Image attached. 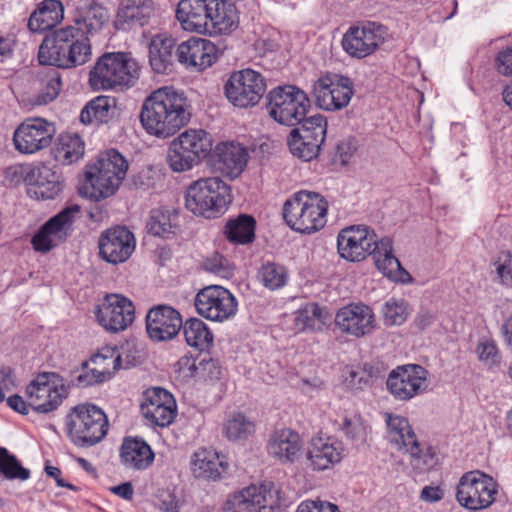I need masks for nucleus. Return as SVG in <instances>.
Returning a JSON list of instances; mask_svg holds the SVG:
<instances>
[{
	"label": "nucleus",
	"instance_id": "f257e3e1",
	"mask_svg": "<svg viewBox=\"0 0 512 512\" xmlns=\"http://www.w3.org/2000/svg\"><path fill=\"white\" fill-rule=\"evenodd\" d=\"M190 105L183 92L162 87L152 92L143 102L140 122L144 130L157 138H168L188 124Z\"/></svg>",
	"mask_w": 512,
	"mask_h": 512
},
{
	"label": "nucleus",
	"instance_id": "f03ea898",
	"mask_svg": "<svg viewBox=\"0 0 512 512\" xmlns=\"http://www.w3.org/2000/svg\"><path fill=\"white\" fill-rule=\"evenodd\" d=\"M176 19L183 30L212 37L230 34L239 26L236 5L228 0H180Z\"/></svg>",
	"mask_w": 512,
	"mask_h": 512
},
{
	"label": "nucleus",
	"instance_id": "7ed1b4c3",
	"mask_svg": "<svg viewBox=\"0 0 512 512\" xmlns=\"http://www.w3.org/2000/svg\"><path fill=\"white\" fill-rule=\"evenodd\" d=\"M79 30L67 25L46 35L39 47L40 64L69 69L87 63L92 55L91 44Z\"/></svg>",
	"mask_w": 512,
	"mask_h": 512
},
{
	"label": "nucleus",
	"instance_id": "20e7f679",
	"mask_svg": "<svg viewBox=\"0 0 512 512\" xmlns=\"http://www.w3.org/2000/svg\"><path fill=\"white\" fill-rule=\"evenodd\" d=\"M127 170L126 159L117 150L110 149L95 163L86 166L85 184L80 192L96 201L108 198L118 190Z\"/></svg>",
	"mask_w": 512,
	"mask_h": 512
},
{
	"label": "nucleus",
	"instance_id": "39448f33",
	"mask_svg": "<svg viewBox=\"0 0 512 512\" xmlns=\"http://www.w3.org/2000/svg\"><path fill=\"white\" fill-rule=\"evenodd\" d=\"M328 203L319 193L302 190L283 205V218L294 231L311 234L326 224Z\"/></svg>",
	"mask_w": 512,
	"mask_h": 512
},
{
	"label": "nucleus",
	"instance_id": "423d86ee",
	"mask_svg": "<svg viewBox=\"0 0 512 512\" xmlns=\"http://www.w3.org/2000/svg\"><path fill=\"white\" fill-rule=\"evenodd\" d=\"M231 202L230 186L218 177L198 179L189 185L185 196L186 208L207 219L224 214Z\"/></svg>",
	"mask_w": 512,
	"mask_h": 512
},
{
	"label": "nucleus",
	"instance_id": "0eeeda50",
	"mask_svg": "<svg viewBox=\"0 0 512 512\" xmlns=\"http://www.w3.org/2000/svg\"><path fill=\"white\" fill-rule=\"evenodd\" d=\"M140 67L128 53H105L89 73L93 89L107 90L133 86L139 78Z\"/></svg>",
	"mask_w": 512,
	"mask_h": 512
},
{
	"label": "nucleus",
	"instance_id": "6e6552de",
	"mask_svg": "<svg viewBox=\"0 0 512 512\" xmlns=\"http://www.w3.org/2000/svg\"><path fill=\"white\" fill-rule=\"evenodd\" d=\"M108 419L104 411L94 404H79L66 416V430L71 442L81 448L101 442L108 432Z\"/></svg>",
	"mask_w": 512,
	"mask_h": 512
},
{
	"label": "nucleus",
	"instance_id": "1a4fd4ad",
	"mask_svg": "<svg viewBox=\"0 0 512 512\" xmlns=\"http://www.w3.org/2000/svg\"><path fill=\"white\" fill-rule=\"evenodd\" d=\"M267 99L269 115L282 125L295 126L302 123L310 108L307 94L294 85H283L272 89Z\"/></svg>",
	"mask_w": 512,
	"mask_h": 512
},
{
	"label": "nucleus",
	"instance_id": "9d476101",
	"mask_svg": "<svg viewBox=\"0 0 512 512\" xmlns=\"http://www.w3.org/2000/svg\"><path fill=\"white\" fill-rule=\"evenodd\" d=\"M498 493L494 479L479 470L463 474L457 485L456 499L458 503L471 511L490 507Z\"/></svg>",
	"mask_w": 512,
	"mask_h": 512
},
{
	"label": "nucleus",
	"instance_id": "9b49d317",
	"mask_svg": "<svg viewBox=\"0 0 512 512\" xmlns=\"http://www.w3.org/2000/svg\"><path fill=\"white\" fill-rule=\"evenodd\" d=\"M326 133L327 120L323 115L306 118L289 133L287 144L290 152L299 159L311 161L319 155Z\"/></svg>",
	"mask_w": 512,
	"mask_h": 512
},
{
	"label": "nucleus",
	"instance_id": "f8f14e48",
	"mask_svg": "<svg viewBox=\"0 0 512 512\" xmlns=\"http://www.w3.org/2000/svg\"><path fill=\"white\" fill-rule=\"evenodd\" d=\"M283 498L272 482L250 486L235 493L225 503L226 512H274L280 509Z\"/></svg>",
	"mask_w": 512,
	"mask_h": 512
},
{
	"label": "nucleus",
	"instance_id": "ddd939ff",
	"mask_svg": "<svg viewBox=\"0 0 512 512\" xmlns=\"http://www.w3.org/2000/svg\"><path fill=\"white\" fill-rule=\"evenodd\" d=\"M227 99L240 108L255 106L266 91L265 78L257 71L243 69L233 72L224 86Z\"/></svg>",
	"mask_w": 512,
	"mask_h": 512
},
{
	"label": "nucleus",
	"instance_id": "4468645a",
	"mask_svg": "<svg viewBox=\"0 0 512 512\" xmlns=\"http://www.w3.org/2000/svg\"><path fill=\"white\" fill-rule=\"evenodd\" d=\"M28 405L39 413H49L61 404L68 395L67 387L59 375L44 372L37 375L26 388Z\"/></svg>",
	"mask_w": 512,
	"mask_h": 512
},
{
	"label": "nucleus",
	"instance_id": "2eb2a0df",
	"mask_svg": "<svg viewBox=\"0 0 512 512\" xmlns=\"http://www.w3.org/2000/svg\"><path fill=\"white\" fill-rule=\"evenodd\" d=\"M429 372L417 364L397 366L387 378L389 393L398 401H409L429 388Z\"/></svg>",
	"mask_w": 512,
	"mask_h": 512
},
{
	"label": "nucleus",
	"instance_id": "dca6fc26",
	"mask_svg": "<svg viewBox=\"0 0 512 512\" xmlns=\"http://www.w3.org/2000/svg\"><path fill=\"white\" fill-rule=\"evenodd\" d=\"M194 306L205 319L223 322L237 311V300L226 288L210 285L201 289L195 296Z\"/></svg>",
	"mask_w": 512,
	"mask_h": 512
},
{
	"label": "nucleus",
	"instance_id": "f3484780",
	"mask_svg": "<svg viewBox=\"0 0 512 512\" xmlns=\"http://www.w3.org/2000/svg\"><path fill=\"white\" fill-rule=\"evenodd\" d=\"M354 94L352 81L342 75L327 74L320 77L313 86V95L318 107L326 111L345 108Z\"/></svg>",
	"mask_w": 512,
	"mask_h": 512
},
{
	"label": "nucleus",
	"instance_id": "a211bd4d",
	"mask_svg": "<svg viewBox=\"0 0 512 512\" xmlns=\"http://www.w3.org/2000/svg\"><path fill=\"white\" fill-rule=\"evenodd\" d=\"M55 134L52 122L44 118H28L15 129L13 143L21 154H34L49 147Z\"/></svg>",
	"mask_w": 512,
	"mask_h": 512
},
{
	"label": "nucleus",
	"instance_id": "6ab92c4d",
	"mask_svg": "<svg viewBox=\"0 0 512 512\" xmlns=\"http://www.w3.org/2000/svg\"><path fill=\"white\" fill-rule=\"evenodd\" d=\"M386 28L375 22L350 27L342 38V47L351 57L362 59L373 54L385 41Z\"/></svg>",
	"mask_w": 512,
	"mask_h": 512
},
{
	"label": "nucleus",
	"instance_id": "aec40b11",
	"mask_svg": "<svg viewBox=\"0 0 512 512\" xmlns=\"http://www.w3.org/2000/svg\"><path fill=\"white\" fill-rule=\"evenodd\" d=\"M95 315L98 323L106 330L117 333L126 330L135 319V307L131 300L109 294L97 305Z\"/></svg>",
	"mask_w": 512,
	"mask_h": 512
},
{
	"label": "nucleus",
	"instance_id": "412c9836",
	"mask_svg": "<svg viewBox=\"0 0 512 512\" xmlns=\"http://www.w3.org/2000/svg\"><path fill=\"white\" fill-rule=\"evenodd\" d=\"M379 240L377 234L368 227L350 226L339 233L337 248L342 258L356 262L371 255Z\"/></svg>",
	"mask_w": 512,
	"mask_h": 512
},
{
	"label": "nucleus",
	"instance_id": "4be33fe9",
	"mask_svg": "<svg viewBox=\"0 0 512 512\" xmlns=\"http://www.w3.org/2000/svg\"><path fill=\"white\" fill-rule=\"evenodd\" d=\"M334 324L342 334L362 338L374 331L376 320L368 305L351 303L336 312Z\"/></svg>",
	"mask_w": 512,
	"mask_h": 512
},
{
	"label": "nucleus",
	"instance_id": "5701e85b",
	"mask_svg": "<svg viewBox=\"0 0 512 512\" xmlns=\"http://www.w3.org/2000/svg\"><path fill=\"white\" fill-rule=\"evenodd\" d=\"M100 257L111 264L126 262L136 247L134 234L124 226L103 231L98 241Z\"/></svg>",
	"mask_w": 512,
	"mask_h": 512
},
{
	"label": "nucleus",
	"instance_id": "b1692460",
	"mask_svg": "<svg viewBox=\"0 0 512 512\" xmlns=\"http://www.w3.org/2000/svg\"><path fill=\"white\" fill-rule=\"evenodd\" d=\"M141 412L152 424L166 427L176 417V401L173 395L164 388L152 387L144 393Z\"/></svg>",
	"mask_w": 512,
	"mask_h": 512
},
{
	"label": "nucleus",
	"instance_id": "393cba45",
	"mask_svg": "<svg viewBox=\"0 0 512 512\" xmlns=\"http://www.w3.org/2000/svg\"><path fill=\"white\" fill-rule=\"evenodd\" d=\"M182 327L180 313L171 306L157 305L146 315V331L155 342L169 341L177 336Z\"/></svg>",
	"mask_w": 512,
	"mask_h": 512
},
{
	"label": "nucleus",
	"instance_id": "a878e982",
	"mask_svg": "<svg viewBox=\"0 0 512 512\" xmlns=\"http://www.w3.org/2000/svg\"><path fill=\"white\" fill-rule=\"evenodd\" d=\"M176 57L187 68L203 71L216 61L217 50L210 40L192 37L177 46Z\"/></svg>",
	"mask_w": 512,
	"mask_h": 512
},
{
	"label": "nucleus",
	"instance_id": "bb28decb",
	"mask_svg": "<svg viewBox=\"0 0 512 512\" xmlns=\"http://www.w3.org/2000/svg\"><path fill=\"white\" fill-rule=\"evenodd\" d=\"M155 15L152 0H122L114 20L117 30L129 31L144 27Z\"/></svg>",
	"mask_w": 512,
	"mask_h": 512
},
{
	"label": "nucleus",
	"instance_id": "cd10ccee",
	"mask_svg": "<svg viewBox=\"0 0 512 512\" xmlns=\"http://www.w3.org/2000/svg\"><path fill=\"white\" fill-rule=\"evenodd\" d=\"M212 157L216 168L223 175L234 179L244 171L249 154L239 143L222 142L215 147Z\"/></svg>",
	"mask_w": 512,
	"mask_h": 512
},
{
	"label": "nucleus",
	"instance_id": "c85d7f7f",
	"mask_svg": "<svg viewBox=\"0 0 512 512\" xmlns=\"http://www.w3.org/2000/svg\"><path fill=\"white\" fill-rule=\"evenodd\" d=\"M110 18L106 7L95 0L80 1L73 13V28H80L84 36L100 32Z\"/></svg>",
	"mask_w": 512,
	"mask_h": 512
},
{
	"label": "nucleus",
	"instance_id": "c756f323",
	"mask_svg": "<svg viewBox=\"0 0 512 512\" xmlns=\"http://www.w3.org/2000/svg\"><path fill=\"white\" fill-rule=\"evenodd\" d=\"M342 443L331 437H313L307 449V460L313 470L323 471L339 463L343 457Z\"/></svg>",
	"mask_w": 512,
	"mask_h": 512
},
{
	"label": "nucleus",
	"instance_id": "7c9ffc66",
	"mask_svg": "<svg viewBox=\"0 0 512 512\" xmlns=\"http://www.w3.org/2000/svg\"><path fill=\"white\" fill-rule=\"evenodd\" d=\"M371 255L378 270L388 278L401 283L412 282V276L402 267L400 261L393 254L392 240L389 237L380 238Z\"/></svg>",
	"mask_w": 512,
	"mask_h": 512
},
{
	"label": "nucleus",
	"instance_id": "2f4dec72",
	"mask_svg": "<svg viewBox=\"0 0 512 512\" xmlns=\"http://www.w3.org/2000/svg\"><path fill=\"white\" fill-rule=\"evenodd\" d=\"M301 448L300 435L288 428L272 433L267 444L268 454L282 463L294 462Z\"/></svg>",
	"mask_w": 512,
	"mask_h": 512
},
{
	"label": "nucleus",
	"instance_id": "473e14b6",
	"mask_svg": "<svg viewBox=\"0 0 512 512\" xmlns=\"http://www.w3.org/2000/svg\"><path fill=\"white\" fill-rule=\"evenodd\" d=\"M120 458L127 468L143 470L152 464L154 453L143 439L128 437L122 443Z\"/></svg>",
	"mask_w": 512,
	"mask_h": 512
},
{
	"label": "nucleus",
	"instance_id": "72a5a7b5",
	"mask_svg": "<svg viewBox=\"0 0 512 512\" xmlns=\"http://www.w3.org/2000/svg\"><path fill=\"white\" fill-rule=\"evenodd\" d=\"M388 437L399 449H405L410 455L419 451V442L408 420L402 416L387 414Z\"/></svg>",
	"mask_w": 512,
	"mask_h": 512
},
{
	"label": "nucleus",
	"instance_id": "f704fd0d",
	"mask_svg": "<svg viewBox=\"0 0 512 512\" xmlns=\"http://www.w3.org/2000/svg\"><path fill=\"white\" fill-rule=\"evenodd\" d=\"M226 466L219 454L212 449H198L191 459V470L196 478L205 480L219 479Z\"/></svg>",
	"mask_w": 512,
	"mask_h": 512
},
{
	"label": "nucleus",
	"instance_id": "c9c22d12",
	"mask_svg": "<svg viewBox=\"0 0 512 512\" xmlns=\"http://www.w3.org/2000/svg\"><path fill=\"white\" fill-rule=\"evenodd\" d=\"M32 84L35 90L32 103L38 106L46 105L59 95L62 85L61 75L53 68L39 71L34 76Z\"/></svg>",
	"mask_w": 512,
	"mask_h": 512
},
{
	"label": "nucleus",
	"instance_id": "e433bc0d",
	"mask_svg": "<svg viewBox=\"0 0 512 512\" xmlns=\"http://www.w3.org/2000/svg\"><path fill=\"white\" fill-rule=\"evenodd\" d=\"M175 40L170 36L156 35L149 46V62L156 73L165 74L173 65Z\"/></svg>",
	"mask_w": 512,
	"mask_h": 512
},
{
	"label": "nucleus",
	"instance_id": "4c0bfd02",
	"mask_svg": "<svg viewBox=\"0 0 512 512\" xmlns=\"http://www.w3.org/2000/svg\"><path fill=\"white\" fill-rule=\"evenodd\" d=\"M63 6L58 0H45L30 16L28 27L32 32L42 33L55 27L63 19Z\"/></svg>",
	"mask_w": 512,
	"mask_h": 512
},
{
	"label": "nucleus",
	"instance_id": "58836bf2",
	"mask_svg": "<svg viewBox=\"0 0 512 512\" xmlns=\"http://www.w3.org/2000/svg\"><path fill=\"white\" fill-rule=\"evenodd\" d=\"M85 144L81 137L73 133L60 134L52 149L54 159L63 164L71 165L84 155Z\"/></svg>",
	"mask_w": 512,
	"mask_h": 512
},
{
	"label": "nucleus",
	"instance_id": "ea45409f",
	"mask_svg": "<svg viewBox=\"0 0 512 512\" xmlns=\"http://www.w3.org/2000/svg\"><path fill=\"white\" fill-rule=\"evenodd\" d=\"M116 112V99L98 96L91 100L81 111L80 121L84 124H103L112 119Z\"/></svg>",
	"mask_w": 512,
	"mask_h": 512
},
{
	"label": "nucleus",
	"instance_id": "a19ab883",
	"mask_svg": "<svg viewBox=\"0 0 512 512\" xmlns=\"http://www.w3.org/2000/svg\"><path fill=\"white\" fill-rule=\"evenodd\" d=\"M180 148L184 147L189 153L200 162L212 150L210 135L202 129H189L174 139Z\"/></svg>",
	"mask_w": 512,
	"mask_h": 512
},
{
	"label": "nucleus",
	"instance_id": "79ce46f5",
	"mask_svg": "<svg viewBox=\"0 0 512 512\" xmlns=\"http://www.w3.org/2000/svg\"><path fill=\"white\" fill-rule=\"evenodd\" d=\"M255 219L247 214L238 215L227 221L224 234L227 239L235 244H248L255 237Z\"/></svg>",
	"mask_w": 512,
	"mask_h": 512
},
{
	"label": "nucleus",
	"instance_id": "37998d69",
	"mask_svg": "<svg viewBox=\"0 0 512 512\" xmlns=\"http://www.w3.org/2000/svg\"><path fill=\"white\" fill-rule=\"evenodd\" d=\"M183 334L186 343L200 351L210 347L213 342V334L208 326L198 318H189L182 322Z\"/></svg>",
	"mask_w": 512,
	"mask_h": 512
},
{
	"label": "nucleus",
	"instance_id": "c03bdc74",
	"mask_svg": "<svg viewBox=\"0 0 512 512\" xmlns=\"http://www.w3.org/2000/svg\"><path fill=\"white\" fill-rule=\"evenodd\" d=\"M327 313L317 303H307L295 313L294 324L299 331L320 329L326 321Z\"/></svg>",
	"mask_w": 512,
	"mask_h": 512
},
{
	"label": "nucleus",
	"instance_id": "a18cd8bd",
	"mask_svg": "<svg viewBox=\"0 0 512 512\" xmlns=\"http://www.w3.org/2000/svg\"><path fill=\"white\" fill-rule=\"evenodd\" d=\"M80 214L81 207L78 204H71L51 217L44 226L51 234L61 239L68 235L72 229L73 223L80 217Z\"/></svg>",
	"mask_w": 512,
	"mask_h": 512
},
{
	"label": "nucleus",
	"instance_id": "49530a36",
	"mask_svg": "<svg viewBox=\"0 0 512 512\" xmlns=\"http://www.w3.org/2000/svg\"><path fill=\"white\" fill-rule=\"evenodd\" d=\"M258 278L267 289L277 290L287 284L288 272L285 266L281 264L267 262L261 266Z\"/></svg>",
	"mask_w": 512,
	"mask_h": 512
},
{
	"label": "nucleus",
	"instance_id": "de8ad7c7",
	"mask_svg": "<svg viewBox=\"0 0 512 512\" xmlns=\"http://www.w3.org/2000/svg\"><path fill=\"white\" fill-rule=\"evenodd\" d=\"M0 474L9 480L25 481L30 478V471L4 447H0Z\"/></svg>",
	"mask_w": 512,
	"mask_h": 512
},
{
	"label": "nucleus",
	"instance_id": "09e8293b",
	"mask_svg": "<svg viewBox=\"0 0 512 512\" xmlns=\"http://www.w3.org/2000/svg\"><path fill=\"white\" fill-rule=\"evenodd\" d=\"M167 162L174 172L188 171L200 163L184 147L180 148V145L174 140L168 148Z\"/></svg>",
	"mask_w": 512,
	"mask_h": 512
},
{
	"label": "nucleus",
	"instance_id": "8fccbe9b",
	"mask_svg": "<svg viewBox=\"0 0 512 512\" xmlns=\"http://www.w3.org/2000/svg\"><path fill=\"white\" fill-rule=\"evenodd\" d=\"M255 424L242 413H235L224 425V433L230 440H241L251 436Z\"/></svg>",
	"mask_w": 512,
	"mask_h": 512
},
{
	"label": "nucleus",
	"instance_id": "3c124183",
	"mask_svg": "<svg viewBox=\"0 0 512 512\" xmlns=\"http://www.w3.org/2000/svg\"><path fill=\"white\" fill-rule=\"evenodd\" d=\"M384 324L386 326L402 325L408 318V304L403 299L391 298L382 307Z\"/></svg>",
	"mask_w": 512,
	"mask_h": 512
},
{
	"label": "nucleus",
	"instance_id": "603ef678",
	"mask_svg": "<svg viewBox=\"0 0 512 512\" xmlns=\"http://www.w3.org/2000/svg\"><path fill=\"white\" fill-rule=\"evenodd\" d=\"M162 181L160 170L152 166H145L130 177L132 187L142 191L155 189Z\"/></svg>",
	"mask_w": 512,
	"mask_h": 512
},
{
	"label": "nucleus",
	"instance_id": "864d4df0",
	"mask_svg": "<svg viewBox=\"0 0 512 512\" xmlns=\"http://www.w3.org/2000/svg\"><path fill=\"white\" fill-rule=\"evenodd\" d=\"M148 231L154 236L166 238L174 233V225L168 211L153 210L147 223Z\"/></svg>",
	"mask_w": 512,
	"mask_h": 512
},
{
	"label": "nucleus",
	"instance_id": "5fc2aeb1",
	"mask_svg": "<svg viewBox=\"0 0 512 512\" xmlns=\"http://www.w3.org/2000/svg\"><path fill=\"white\" fill-rule=\"evenodd\" d=\"M373 367L364 365L363 367L350 368L345 378L346 385L354 390H362L369 387L372 383Z\"/></svg>",
	"mask_w": 512,
	"mask_h": 512
},
{
	"label": "nucleus",
	"instance_id": "6e6d98bb",
	"mask_svg": "<svg viewBox=\"0 0 512 512\" xmlns=\"http://www.w3.org/2000/svg\"><path fill=\"white\" fill-rule=\"evenodd\" d=\"M57 172L52 167L46 164H39L32 167L25 175L24 181L29 186H34V190H39L40 186L48 182L50 179H55Z\"/></svg>",
	"mask_w": 512,
	"mask_h": 512
},
{
	"label": "nucleus",
	"instance_id": "4d7b16f0",
	"mask_svg": "<svg viewBox=\"0 0 512 512\" xmlns=\"http://www.w3.org/2000/svg\"><path fill=\"white\" fill-rule=\"evenodd\" d=\"M174 370L182 381L187 382L198 376V362L193 356L184 355L176 362Z\"/></svg>",
	"mask_w": 512,
	"mask_h": 512
},
{
	"label": "nucleus",
	"instance_id": "13d9d810",
	"mask_svg": "<svg viewBox=\"0 0 512 512\" xmlns=\"http://www.w3.org/2000/svg\"><path fill=\"white\" fill-rule=\"evenodd\" d=\"M495 67L499 74L512 80V46H507L497 53Z\"/></svg>",
	"mask_w": 512,
	"mask_h": 512
},
{
	"label": "nucleus",
	"instance_id": "bf43d9fd",
	"mask_svg": "<svg viewBox=\"0 0 512 512\" xmlns=\"http://www.w3.org/2000/svg\"><path fill=\"white\" fill-rule=\"evenodd\" d=\"M228 265V260L219 253H214L203 262V267L206 271L222 277H226L229 274Z\"/></svg>",
	"mask_w": 512,
	"mask_h": 512
},
{
	"label": "nucleus",
	"instance_id": "052dcab7",
	"mask_svg": "<svg viewBox=\"0 0 512 512\" xmlns=\"http://www.w3.org/2000/svg\"><path fill=\"white\" fill-rule=\"evenodd\" d=\"M496 270L501 283L512 288V252L504 253L499 257Z\"/></svg>",
	"mask_w": 512,
	"mask_h": 512
},
{
	"label": "nucleus",
	"instance_id": "680f3d73",
	"mask_svg": "<svg viewBox=\"0 0 512 512\" xmlns=\"http://www.w3.org/2000/svg\"><path fill=\"white\" fill-rule=\"evenodd\" d=\"M53 237L55 236L43 225L32 237L31 243L33 248L43 253L50 251L55 246Z\"/></svg>",
	"mask_w": 512,
	"mask_h": 512
},
{
	"label": "nucleus",
	"instance_id": "e2e57ef3",
	"mask_svg": "<svg viewBox=\"0 0 512 512\" xmlns=\"http://www.w3.org/2000/svg\"><path fill=\"white\" fill-rule=\"evenodd\" d=\"M479 359L487 365H494L499 362V353L497 346L492 341L481 342L477 346Z\"/></svg>",
	"mask_w": 512,
	"mask_h": 512
},
{
	"label": "nucleus",
	"instance_id": "0e129e2a",
	"mask_svg": "<svg viewBox=\"0 0 512 512\" xmlns=\"http://www.w3.org/2000/svg\"><path fill=\"white\" fill-rule=\"evenodd\" d=\"M296 512H340L338 506L322 500H306L299 504Z\"/></svg>",
	"mask_w": 512,
	"mask_h": 512
},
{
	"label": "nucleus",
	"instance_id": "69168bd1",
	"mask_svg": "<svg viewBox=\"0 0 512 512\" xmlns=\"http://www.w3.org/2000/svg\"><path fill=\"white\" fill-rule=\"evenodd\" d=\"M61 190L62 185L60 181V175L56 173L55 179H50L48 182L44 183L43 186H40L39 190H34V194L37 198L49 200L58 196Z\"/></svg>",
	"mask_w": 512,
	"mask_h": 512
},
{
	"label": "nucleus",
	"instance_id": "338daca9",
	"mask_svg": "<svg viewBox=\"0 0 512 512\" xmlns=\"http://www.w3.org/2000/svg\"><path fill=\"white\" fill-rule=\"evenodd\" d=\"M411 457L413 467L420 471H426L436 463L434 453L430 449L424 451L420 446L419 451L415 455H411Z\"/></svg>",
	"mask_w": 512,
	"mask_h": 512
},
{
	"label": "nucleus",
	"instance_id": "774afa93",
	"mask_svg": "<svg viewBox=\"0 0 512 512\" xmlns=\"http://www.w3.org/2000/svg\"><path fill=\"white\" fill-rule=\"evenodd\" d=\"M221 374L218 362L210 357H204L198 362V376L217 379Z\"/></svg>",
	"mask_w": 512,
	"mask_h": 512
}]
</instances>
